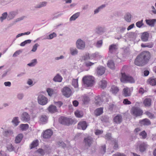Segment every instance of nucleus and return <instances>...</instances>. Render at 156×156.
<instances>
[{
	"instance_id": "e2e57ef3",
	"label": "nucleus",
	"mask_w": 156,
	"mask_h": 156,
	"mask_svg": "<svg viewBox=\"0 0 156 156\" xmlns=\"http://www.w3.org/2000/svg\"><path fill=\"white\" fill-rule=\"evenodd\" d=\"M39 46V45L36 43L33 46V48L31 50V51L33 52H35L37 50V48Z\"/></svg>"
},
{
	"instance_id": "cd10ccee",
	"label": "nucleus",
	"mask_w": 156,
	"mask_h": 156,
	"mask_svg": "<svg viewBox=\"0 0 156 156\" xmlns=\"http://www.w3.org/2000/svg\"><path fill=\"white\" fill-rule=\"evenodd\" d=\"M80 12H77L73 14L69 18L70 21H72L76 20L80 16Z\"/></svg>"
},
{
	"instance_id": "774afa93",
	"label": "nucleus",
	"mask_w": 156,
	"mask_h": 156,
	"mask_svg": "<svg viewBox=\"0 0 156 156\" xmlns=\"http://www.w3.org/2000/svg\"><path fill=\"white\" fill-rule=\"evenodd\" d=\"M90 56L89 54H87L85 55L82 56L81 59L83 60H86L89 59Z\"/></svg>"
},
{
	"instance_id": "4c0bfd02",
	"label": "nucleus",
	"mask_w": 156,
	"mask_h": 156,
	"mask_svg": "<svg viewBox=\"0 0 156 156\" xmlns=\"http://www.w3.org/2000/svg\"><path fill=\"white\" fill-rule=\"evenodd\" d=\"M99 85L101 88L102 89L105 88L107 85V82L105 80H101L99 83Z\"/></svg>"
},
{
	"instance_id": "052dcab7",
	"label": "nucleus",
	"mask_w": 156,
	"mask_h": 156,
	"mask_svg": "<svg viewBox=\"0 0 156 156\" xmlns=\"http://www.w3.org/2000/svg\"><path fill=\"white\" fill-rule=\"evenodd\" d=\"M24 18V17H21L17 18L13 23L11 25V26H12L14 24H15L16 23L22 20H23V19Z\"/></svg>"
},
{
	"instance_id": "20e7f679",
	"label": "nucleus",
	"mask_w": 156,
	"mask_h": 156,
	"mask_svg": "<svg viewBox=\"0 0 156 156\" xmlns=\"http://www.w3.org/2000/svg\"><path fill=\"white\" fill-rule=\"evenodd\" d=\"M148 145L146 143L139 141L137 142L136 147L140 152H144L147 149Z\"/></svg>"
},
{
	"instance_id": "603ef678",
	"label": "nucleus",
	"mask_w": 156,
	"mask_h": 156,
	"mask_svg": "<svg viewBox=\"0 0 156 156\" xmlns=\"http://www.w3.org/2000/svg\"><path fill=\"white\" fill-rule=\"evenodd\" d=\"M126 28L123 27L117 28L118 32L120 33H123L126 30Z\"/></svg>"
},
{
	"instance_id": "1a4fd4ad",
	"label": "nucleus",
	"mask_w": 156,
	"mask_h": 156,
	"mask_svg": "<svg viewBox=\"0 0 156 156\" xmlns=\"http://www.w3.org/2000/svg\"><path fill=\"white\" fill-rule=\"evenodd\" d=\"M133 90V88L125 87L123 90L122 93L124 96L126 97L130 96Z\"/></svg>"
},
{
	"instance_id": "c756f323",
	"label": "nucleus",
	"mask_w": 156,
	"mask_h": 156,
	"mask_svg": "<svg viewBox=\"0 0 156 156\" xmlns=\"http://www.w3.org/2000/svg\"><path fill=\"white\" fill-rule=\"evenodd\" d=\"M47 2L45 1H44L40 2L39 3L36 5L35 8L36 9H40L42 7L46 6Z\"/></svg>"
},
{
	"instance_id": "7ed1b4c3",
	"label": "nucleus",
	"mask_w": 156,
	"mask_h": 156,
	"mask_svg": "<svg viewBox=\"0 0 156 156\" xmlns=\"http://www.w3.org/2000/svg\"><path fill=\"white\" fill-rule=\"evenodd\" d=\"M120 78V80L123 83H135V80L132 77L126 74L125 73H122Z\"/></svg>"
},
{
	"instance_id": "0eeeda50",
	"label": "nucleus",
	"mask_w": 156,
	"mask_h": 156,
	"mask_svg": "<svg viewBox=\"0 0 156 156\" xmlns=\"http://www.w3.org/2000/svg\"><path fill=\"white\" fill-rule=\"evenodd\" d=\"M131 113L136 116L142 115L143 112L140 108L135 107H133L131 110Z\"/></svg>"
},
{
	"instance_id": "dca6fc26",
	"label": "nucleus",
	"mask_w": 156,
	"mask_h": 156,
	"mask_svg": "<svg viewBox=\"0 0 156 156\" xmlns=\"http://www.w3.org/2000/svg\"><path fill=\"white\" fill-rule=\"evenodd\" d=\"M93 142V138L91 136H89L84 139V142L86 146H90L92 144Z\"/></svg>"
},
{
	"instance_id": "f257e3e1",
	"label": "nucleus",
	"mask_w": 156,
	"mask_h": 156,
	"mask_svg": "<svg viewBox=\"0 0 156 156\" xmlns=\"http://www.w3.org/2000/svg\"><path fill=\"white\" fill-rule=\"evenodd\" d=\"M150 57V53L149 51L143 52L137 57L135 61V64L138 66H143Z\"/></svg>"
},
{
	"instance_id": "5fc2aeb1",
	"label": "nucleus",
	"mask_w": 156,
	"mask_h": 156,
	"mask_svg": "<svg viewBox=\"0 0 156 156\" xmlns=\"http://www.w3.org/2000/svg\"><path fill=\"white\" fill-rule=\"evenodd\" d=\"M117 142L118 141L117 140L115 139L113 140V143L114 144L113 148L114 149H117L118 148V145Z\"/></svg>"
},
{
	"instance_id": "a211bd4d",
	"label": "nucleus",
	"mask_w": 156,
	"mask_h": 156,
	"mask_svg": "<svg viewBox=\"0 0 156 156\" xmlns=\"http://www.w3.org/2000/svg\"><path fill=\"white\" fill-rule=\"evenodd\" d=\"M118 46L116 44H112L109 46V50L111 53H117Z\"/></svg>"
},
{
	"instance_id": "c03bdc74",
	"label": "nucleus",
	"mask_w": 156,
	"mask_h": 156,
	"mask_svg": "<svg viewBox=\"0 0 156 156\" xmlns=\"http://www.w3.org/2000/svg\"><path fill=\"white\" fill-rule=\"evenodd\" d=\"M103 43L102 40H100L97 41L95 44V46L98 48H101L102 45Z\"/></svg>"
},
{
	"instance_id": "338daca9",
	"label": "nucleus",
	"mask_w": 156,
	"mask_h": 156,
	"mask_svg": "<svg viewBox=\"0 0 156 156\" xmlns=\"http://www.w3.org/2000/svg\"><path fill=\"white\" fill-rule=\"evenodd\" d=\"M22 51L21 50H19L16 51L13 54L12 56L13 57H16L19 55L20 53H22Z\"/></svg>"
},
{
	"instance_id": "864d4df0",
	"label": "nucleus",
	"mask_w": 156,
	"mask_h": 156,
	"mask_svg": "<svg viewBox=\"0 0 156 156\" xmlns=\"http://www.w3.org/2000/svg\"><path fill=\"white\" fill-rule=\"evenodd\" d=\"M83 98V101L84 103H87L89 101V98L86 95H84Z\"/></svg>"
},
{
	"instance_id": "412c9836",
	"label": "nucleus",
	"mask_w": 156,
	"mask_h": 156,
	"mask_svg": "<svg viewBox=\"0 0 156 156\" xmlns=\"http://www.w3.org/2000/svg\"><path fill=\"white\" fill-rule=\"evenodd\" d=\"M96 31L97 34L101 35L105 32L106 29L104 27H98L96 28Z\"/></svg>"
},
{
	"instance_id": "ddd939ff",
	"label": "nucleus",
	"mask_w": 156,
	"mask_h": 156,
	"mask_svg": "<svg viewBox=\"0 0 156 156\" xmlns=\"http://www.w3.org/2000/svg\"><path fill=\"white\" fill-rule=\"evenodd\" d=\"M70 119L64 117H61L59 119V122L63 124H67L70 123Z\"/></svg>"
},
{
	"instance_id": "4468645a",
	"label": "nucleus",
	"mask_w": 156,
	"mask_h": 156,
	"mask_svg": "<svg viewBox=\"0 0 156 156\" xmlns=\"http://www.w3.org/2000/svg\"><path fill=\"white\" fill-rule=\"evenodd\" d=\"M21 119L25 122H28L29 120V115L26 112H23L21 115Z\"/></svg>"
},
{
	"instance_id": "0e129e2a",
	"label": "nucleus",
	"mask_w": 156,
	"mask_h": 156,
	"mask_svg": "<svg viewBox=\"0 0 156 156\" xmlns=\"http://www.w3.org/2000/svg\"><path fill=\"white\" fill-rule=\"evenodd\" d=\"M58 107L60 108L62 105V102L60 101H55L54 103Z\"/></svg>"
},
{
	"instance_id": "680f3d73",
	"label": "nucleus",
	"mask_w": 156,
	"mask_h": 156,
	"mask_svg": "<svg viewBox=\"0 0 156 156\" xmlns=\"http://www.w3.org/2000/svg\"><path fill=\"white\" fill-rule=\"evenodd\" d=\"M95 63H96V62H85V64L86 66L89 67L94 65Z\"/></svg>"
},
{
	"instance_id": "bb28decb",
	"label": "nucleus",
	"mask_w": 156,
	"mask_h": 156,
	"mask_svg": "<svg viewBox=\"0 0 156 156\" xmlns=\"http://www.w3.org/2000/svg\"><path fill=\"white\" fill-rule=\"evenodd\" d=\"M19 127L20 130L22 131H26L29 128V125L28 124H20Z\"/></svg>"
},
{
	"instance_id": "393cba45",
	"label": "nucleus",
	"mask_w": 156,
	"mask_h": 156,
	"mask_svg": "<svg viewBox=\"0 0 156 156\" xmlns=\"http://www.w3.org/2000/svg\"><path fill=\"white\" fill-rule=\"evenodd\" d=\"M149 37V34L147 32L143 33L141 36V40L143 41H147Z\"/></svg>"
},
{
	"instance_id": "f704fd0d",
	"label": "nucleus",
	"mask_w": 156,
	"mask_h": 156,
	"mask_svg": "<svg viewBox=\"0 0 156 156\" xmlns=\"http://www.w3.org/2000/svg\"><path fill=\"white\" fill-rule=\"evenodd\" d=\"M131 15L129 13H126L125 15L124 19L125 20L128 22H130L131 21Z\"/></svg>"
},
{
	"instance_id": "6e6552de",
	"label": "nucleus",
	"mask_w": 156,
	"mask_h": 156,
	"mask_svg": "<svg viewBox=\"0 0 156 156\" xmlns=\"http://www.w3.org/2000/svg\"><path fill=\"white\" fill-rule=\"evenodd\" d=\"M62 94L66 97H69L72 94V91L69 87H66L62 90Z\"/></svg>"
},
{
	"instance_id": "a18cd8bd",
	"label": "nucleus",
	"mask_w": 156,
	"mask_h": 156,
	"mask_svg": "<svg viewBox=\"0 0 156 156\" xmlns=\"http://www.w3.org/2000/svg\"><path fill=\"white\" fill-rule=\"evenodd\" d=\"M8 16V14L7 12H5L2 13L1 16L0 17V20L1 22H2L3 20H5Z\"/></svg>"
},
{
	"instance_id": "9d476101",
	"label": "nucleus",
	"mask_w": 156,
	"mask_h": 156,
	"mask_svg": "<svg viewBox=\"0 0 156 156\" xmlns=\"http://www.w3.org/2000/svg\"><path fill=\"white\" fill-rule=\"evenodd\" d=\"M70 54L73 56L77 55L78 53V50L76 47H70L69 49Z\"/></svg>"
},
{
	"instance_id": "2f4dec72",
	"label": "nucleus",
	"mask_w": 156,
	"mask_h": 156,
	"mask_svg": "<svg viewBox=\"0 0 156 156\" xmlns=\"http://www.w3.org/2000/svg\"><path fill=\"white\" fill-rule=\"evenodd\" d=\"M62 76L58 74H57L53 78V80L55 82H60L62 81Z\"/></svg>"
},
{
	"instance_id": "9b49d317",
	"label": "nucleus",
	"mask_w": 156,
	"mask_h": 156,
	"mask_svg": "<svg viewBox=\"0 0 156 156\" xmlns=\"http://www.w3.org/2000/svg\"><path fill=\"white\" fill-rule=\"evenodd\" d=\"M53 131L50 129L45 130L43 134V137L44 138H50L53 134Z\"/></svg>"
},
{
	"instance_id": "58836bf2",
	"label": "nucleus",
	"mask_w": 156,
	"mask_h": 156,
	"mask_svg": "<svg viewBox=\"0 0 156 156\" xmlns=\"http://www.w3.org/2000/svg\"><path fill=\"white\" fill-rule=\"evenodd\" d=\"M147 82L149 84L152 86L156 85V78H151L148 79Z\"/></svg>"
},
{
	"instance_id": "bf43d9fd",
	"label": "nucleus",
	"mask_w": 156,
	"mask_h": 156,
	"mask_svg": "<svg viewBox=\"0 0 156 156\" xmlns=\"http://www.w3.org/2000/svg\"><path fill=\"white\" fill-rule=\"evenodd\" d=\"M123 103L125 105H129L131 104V102L129 101L127 99H124L123 100Z\"/></svg>"
},
{
	"instance_id": "b1692460",
	"label": "nucleus",
	"mask_w": 156,
	"mask_h": 156,
	"mask_svg": "<svg viewBox=\"0 0 156 156\" xmlns=\"http://www.w3.org/2000/svg\"><path fill=\"white\" fill-rule=\"evenodd\" d=\"M122 120V118L120 115H118L115 116L113 119L114 122L116 123L119 124L120 123Z\"/></svg>"
},
{
	"instance_id": "39448f33",
	"label": "nucleus",
	"mask_w": 156,
	"mask_h": 156,
	"mask_svg": "<svg viewBox=\"0 0 156 156\" xmlns=\"http://www.w3.org/2000/svg\"><path fill=\"white\" fill-rule=\"evenodd\" d=\"M37 101L38 103L41 105H46L48 102V98L45 96L41 94L38 95Z\"/></svg>"
},
{
	"instance_id": "5701e85b",
	"label": "nucleus",
	"mask_w": 156,
	"mask_h": 156,
	"mask_svg": "<svg viewBox=\"0 0 156 156\" xmlns=\"http://www.w3.org/2000/svg\"><path fill=\"white\" fill-rule=\"evenodd\" d=\"M145 21L147 25L151 27H153L154 26L155 23L156 22V19L146 20Z\"/></svg>"
},
{
	"instance_id": "6e6d98bb",
	"label": "nucleus",
	"mask_w": 156,
	"mask_h": 156,
	"mask_svg": "<svg viewBox=\"0 0 156 156\" xmlns=\"http://www.w3.org/2000/svg\"><path fill=\"white\" fill-rule=\"evenodd\" d=\"M146 114L150 119H153L155 118V116L150 112H147L145 113Z\"/></svg>"
},
{
	"instance_id": "4d7b16f0",
	"label": "nucleus",
	"mask_w": 156,
	"mask_h": 156,
	"mask_svg": "<svg viewBox=\"0 0 156 156\" xmlns=\"http://www.w3.org/2000/svg\"><path fill=\"white\" fill-rule=\"evenodd\" d=\"M140 135L142 137L143 139H145L146 137L147 133L144 131H143L140 133Z\"/></svg>"
},
{
	"instance_id": "f3484780",
	"label": "nucleus",
	"mask_w": 156,
	"mask_h": 156,
	"mask_svg": "<svg viewBox=\"0 0 156 156\" xmlns=\"http://www.w3.org/2000/svg\"><path fill=\"white\" fill-rule=\"evenodd\" d=\"M105 68L103 66H99L97 68L96 72L98 75H102L105 73Z\"/></svg>"
},
{
	"instance_id": "473e14b6",
	"label": "nucleus",
	"mask_w": 156,
	"mask_h": 156,
	"mask_svg": "<svg viewBox=\"0 0 156 156\" xmlns=\"http://www.w3.org/2000/svg\"><path fill=\"white\" fill-rule=\"evenodd\" d=\"M101 56L99 55L98 52H96L94 53H93L90 55L89 59H93L94 58H100Z\"/></svg>"
},
{
	"instance_id": "72a5a7b5",
	"label": "nucleus",
	"mask_w": 156,
	"mask_h": 156,
	"mask_svg": "<svg viewBox=\"0 0 156 156\" xmlns=\"http://www.w3.org/2000/svg\"><path fill=\"white\" fill-rule=\"evenodd\" d=\"M106 6L105 4H103L98 7L94 11V14H96L98 13L101 10L105 8Z\"/></svg>"
},
{
	"instance_id": "8fccbe9b",
	"label": "nucleus",
	"mask_w": 156,
	"mask_h": 156,
	"mask_svg": "<svg viewBox=\"0 0 156 156\" xmlns=\"http://www.w3.org/2000/svg\"><path fill=\"white\" fill-rule=\"evenodd\" d=\"M117 58L116 59V60L117 62H120L121 61H123L124 59L123 56L122 55H120V54H119L117 56Z\"/></svg>"
},
{
	"instance_id": "37998d69",
	"label": "nucleus",
	"mask_w": 156,
	"mask_h": 156,
	"mask_svg": "<svg viewBox=\"0 0 156 156\" xmlns=\"http://www.w3.org/2000/svg\"><path fill=\"white\" fill-rule=\"evenodd\" d=\"M75 114L76 117L78 118L82 117L83 115V112L79 110H77L75 112Z\"/></svg>"
},
{
	"instance_id": "e433bc0d",
	"label": "nucleus",
	"mask_w": 156,
	"mask_h": 156,
	"mask_svg": "<svg viewBox=\"0 0 156 156\" xmlns=\"http://www.w3.org/2000/svg\"><path fill=\"white\" fill-rule=\"evenodd\" d=\"M119 88L115 86H112L110 91L113 94H116L119 91Z\"/></svg>"
},
{
	"instance_id": "79ce46f5",
	"label": "nucleus",
	"mask_w": 156,
	"mask_h": 156,
	"mask_svg": "<svg viewBox=\"0 0 156 156\" xmlns=\"http://www.w3.org/2000/svg\"><path fill=\"white\" fill-rule=\"evenodd\" d=\"M47 120V117L45 115L41 116L40 119V121L42 124H44L46 122Z\"/></svg>"
},
{
	"instance_id": "09e8293b",
	"label": "nucleus",
	"mask_w": 156,
	"mask_h": 156,
	"mask_svg": "<svg viewBox=\"0 0 156 156\" xmlns=\"http://www.w3.org/2000/svg\"><path fill=\"white\" fill-rule=\"evenodd\" d=\"M37 63V60L36 59H34L31 60L30 62V66H34Z\"/></svg>"
},
{
	"instance_id": "4be33fe9",
	"label": "nucleus",
	"mask_w": 156,
	"mask_h": 156,
	"mask_svg": "<svg viewBox=\"0 0 156 156\" xmlns=\"http://www.w3.org/2000/svg\"><path fill=\"white\" fill-rule=\"evenodd\" d=\"M17 14L16 11H11L9 13L8 16V19L9 20H10L13 19Z\"/></svg>"
},
{
	"instance_id": "13d9d810",
	"label": "nucleus",
	"mask_w": 156,
	"mask_h": 156,
	"mask_svg": "<svg viewBox=\"0 0 156 156\" xmlns=\"http://www.w3.org/2000/svg\"><path fill=\"white\" fill-rule=\"evenodd\" d=\"M136 24L137 27L139 28L141 27L143 25V20L137 22Z\"/></svg>"
},
{
	"instance_id": "a878e982",
	"label": "nucleus",
	"mask_w": 156,
	"mask_h": 156,
	"mask_svg": "<svg viewBox=\"0 0 156 156\" xmlns=\"http://www.w3.org/2000/svg\"><path fill=\"white\" fill-rule=\"evenodd\" d=\"M95 99V103L96 105L100 106L103 103L102 100L99 96L96 97Z\"/></svg>"
},
{
	"instance_id": "f8f14e48",
	"label": "nucleus",
	"mask_w": 156,
	"mask_h": 156,
	"mask_svg": "<svg viewBox=\"0 0 156 156\" xmlns=\"http://www.w3.org/2000/svg\"><path fill=\"white\" fill-rule=\"evenodd\" d=\"M87 126V124L85 121H82L79 122L78 124L77 128L78 129L85 130Z\"/></svg>"
},
{
	"instance_id": "2eb2a0df",
	"label": "nucleus",
	"mask_w": 156,
	"mask_h": 156,
	"mask_svg": "<svg viewBox=\"0 0 156 156\" xmlns=\"http://www.w3.org/2000/svg\"><path fill=\"white\" fill-rule=\"evenodd\" d=\"M46 91L48 96L51 97L53 95H56L58 93V91L51 88H48L46 89Z\"/></svg>"
},
{
	"instance_id": "ea45409f",
	"label": "nucleus",
	"mask_w": 156,
	"mask_h": 156,
	"mask_svg": "<svg viewBox=\"0 0 156 156\" xmlns=\"http://www.w3.org/2000/svg\"><path fill=\"white\" fill-rule=\"evenodd\" d=\"M12 122L15 126H17L20 122L19 120L18 117H16L13 118L12 121Z\"/></svg>"
},
{
	"instance_id": "f03ea898",
	"label": "nucleus",
	"mask_w": 156,
	"mask_h": 156,
	"mask_svg": "<svg viewBox=\"0 0 156 156\" xmlns=\"http://www.w3.org/2000/svg\"><path fill=\"white\" fill-rule=\"evenodd\" d=\"M83 84L85 87L92 86L94 83V78L90 76H85L82 79Z\"/></svg>"
},
{
	"instance_id": "69168bd1",
	"label": "nucleus",
	"mask_w": 156,
	"mask_h": 156,
	"mask_svg": "<svg viewBox=\"0 0 156 156\" xmlns=\"http://www.w3.org/2000/svg\"><path fill=\"white\" fill-rule=\"evenodd\" d=\"M48 36L49 39H51L56 36V34L55 33H53L48 35Z\"/></svg>"
},
{
	"instance_id": "3c124183",
	"label": "nucleus",
	"mask_w": 156,
	"mask_h": 156,
	"mask_svg": "<svg viewBox=\"0 0 156 156\" xmlns=\"http://www.w3.org/2000/svg\"><path fill=\"white\" fill-rule=\"evenodd\" d=\"M7 148L8 150L9 151H12L14 149V147L11 144H8L7 145Z\"/></svg>"
},
{
	"instance_id": "c9c22d12",
	"label": "nucleus",
	"mask_w": 156,
	"mask_h": 156,
	"mask_svg": "<svg viewBox=\"0 0 156 156\" xmlns=\"http://www.w3.org/2000/svg\"><path fill=\"white\" fill-rule=\"evenodd\" d=\"M103 113V108H100L97 109L94 111V114L96 116H99Z\"/></svg>"
},
{
	"instance_id": "49530a36",
	"label": "nucleus",
	"mask_w": 156,
	"mask_h": 156,
	"mask_svg": "<svg viewBox=\"0 0 156 156\" xmlns=\"http://www.w3.org/2000/svg\"><path fill=\"white\" fill-rule=\"evenodd\" d=\"M38 145V141L37 140H34L31 144L30 149L34 148L37 147Z\"/></svg>"
},
{
	"instance_id": "a19ab883",
	"label": "nucleus",
	"mask_w": 156,
	"mask_h": 156,
	"mask_svg": "<svg viewBox=\"0 0 156 156\" xmlns=\"http://www.w3.org/2000/svg\"><path fill=\"white\" fill-rule=\"evenodd\" d=\"M107 65L108 67L112 69H114L115 66L113 62L111 60H109L107 63Z\"/></svg>"
},
{
	"instance_id": "aec40b11",
	"label": "nucleus",
	"mask_w": 156,
	"mask_h": 156,
	"mask_svg": "<svg viewBox=\"0 0 156 156\" xmlns=\"http://www.w3.org/2000/svg\"><path fill=\"white\" fill-rule=\"evenodd\" d=\"M48 111L51 113H54L58 112L56 107L53 105H50L48 108Z\"/></svg>"
},
{
	"instance_id": "c85d7f7f",
	"label": "nucleus",
	"mask_w": 156,
	"mask_h": 156,
	"mask_svg": "<svg viewBox=\"0 0 156 156\" xmlns=\"http://www.w3.org/2000/svg\"><path fill=\"white\" fill-rule=\"evenodd\" d=\"M140 123L142 125H148L151 124L150 121L147 119H145L140 121Z\"/></svg>"
},
{
	"instance_id": "de8ad7c7",
	"label": "nucleus",
	"mask_w": 156,
	"mask_h": 156,
	"mask_svg": "<svg viewBox=\"0 0 156 156\" xmlns=\"http://www.w3.org/2000/svg\"><path fill=\"white\" fill-rule=\"evenodd\" d=\"M72 84L74 87L75 88H77L78 86V79H73L72 82Z\"/></svg>"
},
{
	"instance_id": "7c9ffc66",
	"label": "nucleus",
	"mask_w": 156,
	"mask_h": 156,
	"mask_svg": "<svg viewBox=\"0 0 156 156\" xmlns=\"http://www.w3.org/2000/svg\"><path fill=\"white\" fill-rule=\"evenodd\" d=\"M23 137V136L22 133H20L18 134L16 137L15 140V142L16 143H20L22 140Z\"/></svg>"
},
{
	"instance_id": "423d86ee",
	"label": "nucleus",
	"mask_w": 156,
	"mask_h": 156,
	"mask_svg": "<svg viewBox=\"0 0 156 156\" xmlns=\"http://www.w3.org/2000/svg\"><path fill=\"white\" fill-rule=\"evenodd\" d=\"M75 44L77 48L80 50L84 49L86 47L85 41L81 38H78L76 40Z\"/></svg>"
},
{
	"instance_id": "6ab92c4d",
	"label": "nucleus",
	"mask_w": 156,
	"mask_h": 156,
	"mask_svg": "<svg viewBox=\"0 0 156 156\" xmlns=\"http://www.w3.org/2000/svg\"><path fill=\"white\" fill-rule=\"evenodd\" d=\"M143 104L146 107H150L151 105V100L148 98H145L143 100Z\"/></svg>"
}]
</instances>
